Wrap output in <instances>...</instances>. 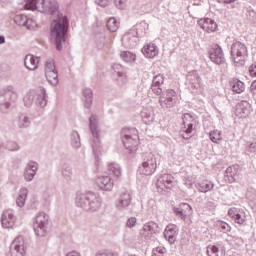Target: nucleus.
<instances>
[{"mask_svg": "<svg viewBox=\"0 0 256 256\" xmlns=\"http://www.w3.org/2000/svg\"><path fill=\"white\" fill-rule=\"evenodd\" d=\"M25 9L28 11H38L44 15H51L53 18L50 35L55 40L57 51L63 50V43L67 37L69 29V19L59 12V3L57 0H26Z\"/></svg>", "mask_w": 256, "mask_h": 256, "instance_id": "1", "label": "nucleus"}, {"mask_svg": "<svg viewBox=\"0 0 256 256\" xmlns=\"http://www.w3.org/2000/svg\"><path fill=\"white\" fill-rule=\"evenodd\" d=\"M75 205L87 213H97L101 210L103 200L99 194L91 191L77 192L75 198Z\"/></svg>", "mask_w": 256, "mask_h": 256, "instance_id": "2", "label": "nucleus"}, {"mask_svg": "<svg viewBox=\"0 0 256 256\" xmlns=\"http://www.w3.org/2000/svg\"><path fill=\"white\" fill-rule=\"evenodd\" d=\"M89 127L92 133V142L91 147L96 159H99V155H101V151H103V147L101 146V140L99 139V135L101 134V129L99 128V116L92 114L89 119Z\"/></svg>", "mask_w": 256, "mask_h": 256, "instance_id": "3", "label": "nucleus"}, {"mask_svg": "<svg viewBox=\"0 0 256 256\" xmlns=\"http://www.w3.org/2000/svg\"><path fill=\"white\" fill-rule=\"evenodd\" d=\"M18 99L15 87L8 85L0 89V112L7 113Z\"/></svg>", "mask_w": 256, "mask_h": 256, "instance_id": "4", "label": "nucleus"}, {"mask_svg": "<svg viewBox=\"0 0 256 256\" xmlns=\"http://www.w3.org/2000/svg\"><path fill=\"white\" fill-rule=\"evenodd\" d=\"M23 103L25 107H31L33 103L38 107H45L47 105V93L45 89L38 88L36 90H30L23 97Z\"/></svg>", "mask_w": 256, "mask_h": 256, "instance_id": "5", "label": "nucleus"}, {"mask_svg": "<svg viewBox=\"0 0 256 256\" xmlns=\"http://www.w3.org/2000/svg\"><path fill=\"white\" fill-rule=\"evenodd\" d=\"M141 175H153L157 171V157L153 152H145L141 156V164L138 168Z\"/></svg>", "mask_w": 256, "mask_h": 256, "instance_id": "6", "label": "nucleus"}, {"mask_svg": "<svg viewBox=\"0 0 256 256\" xmlns=\"http://www.w3.org/2000/svg\"><path fill=\"white\" fill-rule=\"evenodd\" d=\"M137 129H123L122 130V143L128 153H136L139 147V135Z\"/></svg>", "mask_w": 256, "mask_h": 256, "instance_id": "7", "label": "nucleus"}, {"mask_svg": "<svg viewBox=\"0 0 256 256\" xmlns=\"http://www.w3.org/2000/svg\"><path fill=\"white\" fill-rule=\"evenodd\" d=\"M35 235L40 239L49 235V216L45 212L36 214L33 222Z\"/></svg>", "mask_w": 256, "mask_h": 256, "instance_id": "8", "label": "nucleus"}, {"mask_svg": "<svg viewBox=\"0 0 256 256\" xmlns=\"http://www.w3.org/2000/svg\"><path fill=\"white\" fill-rule=\"evenodd\" d=\"M157 233H159V224L155 222H148L140 230V237L147 243H153L157 241V237H155Z\"/></svg>", "mask_w": 256, "mask_h": 256, "instance_id": "9", "label": "nucleus"}, {"mask_svg": "<svg viewBox=\"0 0 256 256\" xmlns=\"http://www.w3.org/2000/svg\"><path fill=\"white\" fill-rule=\"evenodd\" d=\"M231 57L237 65H243L247 57V46L240 41L234 42L231 46Z\"/></svg>", "mask_w": 256, "mask_h": 256, "instance_id": "10", "label": "nucleus"}, {"mask_svg": "<svg viewBox=\"0 0 256 256\" xmlns=\"http://www.w3.org/2000/svg\"><path fill=\"white\" fill-rule=\"evenodd\" d=\"M45 77L50 85H58L59 73L55 67V61L52 58L46 60L44 65Z\"/></svg>", "mask_w": 256, "mask_h": 256, "instance_id": "11", "label": "nucleus"}, {"mask_svg": "<svg viewBox=\"0 0 256 256\" xmlns=\"http://www.w3.org/2000/svg\"><path fill=\"white\" fill-rule=\"evenodd\" d=\"M183 127L180 131L181 137L183 139H191L193 135V130L195 129L193 126L195 125V117L189 113H186L182 117Z\"/></svg>", "mask_w": 256, "mask_h": 256, "instance_id": "12", "label": "nucleus"}, {"mask_svg": "<svg viewBox=\"0 0 256 256\" xmlns=\"http://www.w3.org/2000/svg\"><path fill=\"white\" fill-rule=\"evenodd\" d=\"M10 256H25V238L16 237L10 245Z\"/></svg>", "mask_w": 256, "mask_h": 256, "instance_id": "13", "label": "nucleus"}, {"mask_svg": "<svg viewBox=\"0 0 256 256\" xmlns=\"http://www.w3.org/2000/svg\"><path fill=\"white\" fill-rule=\"evenodd\" d=\"M173 181H175V178L171 174H162L159 176L156 183L158 193H164L167 189H171L173 187Z\"/></svg>", "mask_w": 256, "mask_h": 256, "instance_id": "14", "label": "nucleus"}, {"mask_svg": "<svg viewBox=\"0 0 256 256\" xmlns=\"http://www.w3.org/2000/svg\"><path fill=\"white\" fill-rule=\"evenodd\" d=\"M172 210L176 217H180L182 221H187V217L193 215V208L188 203H180L178 206H173Z\"/></svg>", "mask_w": 256, "mask_h": 256, "instance_id": "15", "label": "nucleus"}, {"mask_svg": "<svg viewBox=\"0 0 256 256\" xmlns=\"http://www.w3.org/2000/svg\"><path fill=\"white\" fill-rule=\"evenodd\" d=\"M17 222V217L12 209L4 210L1 215V223L3 229H13L15 223Z\"/></svg>", "mask_w": 256, "mask_h": 256, "instance_id": "16", "label": "nucleus"}, {"mask_svg": "<svg viewBox=\"0 0 256 256\" xmlns=\"http://www.w3.org/2000/svg\"><path fill=\"white\" fill-rule=\"evenodd\" d=\"M173 97H175V92L173 89H168L162 92L159 98V103L161 107H164L166 109H170V107H173V105H175Z\"/></svg>", "mask_w": 256, "mask_h": 256, "instance_id": "17", "label": "nucleus"}, {"mask_svg": "<svg viewBox=\"0 0 256 256\" xmlns=\"http://www.w3.org/2000/svg\"><path fill=\"white\" fill-rule=\"evenodd\" d=\"M37 171H39V164L34 161L28 162L23 172V177L25 181H27V183H31V181L35 179Z\"/></svg>", "mask_w": 256, "mask_h": 256, "instance_id": "18", "label": "nucleus"}, {"mask_svg": "<svg viewBox=\"0 0 256 256\" xmlns=\"http://www.w3.org/2000/svg\"><path fill=\"white\" fill-rule=\"evenodd\" d=\"M209 57L212 63H215L216 65H223V63H225V55L223 54V49H221V46L219 45H215L210 50Z\"/></svg>", "mask_w": 256, "mask_h": 256, "instance_id": "19", "label": "nucleus"}, {"mask_svg": "<svg viewBox=\"0 0 256 256\" xmlns=\"http://www.w3.org/2000/svg\"><path fill=\"white\" fill-rule=\"evenodd\" d=\"M198 25L203 31H206V33H215V31H217V22L211 18L199 19Z\"/></svg>", "mask_w": 256, "mask_h": 256, "instance_id": "20", "label": "nucleus"}, {"mask_svg": "<svg viewBox=\"0 0 256 256\" xmlns=\"http://www.w3.org/2000/svg\"><path fill=\"white\" fill-rule=\"evenodd\" d=\"M96 185L101 191H113L114 183L111 176H99Z\"/></svg>", "mask_w": 256, "mask_h": 256, "instance_id": "21", "label": "nucleus"}, {"mask_svg": "<svg viewBox=\"0 0 256 256\" xmlns=\"http://www.w3.org/2000/svg\"><path fill=\"white\" fill-rule=\"evenodd\" d=\"M164 237L168 243L173 245V243L177 241V226L175 224H169L166 226L164 230Z\"/></svg>", "mask_w": 256, "mask_h": 256, "instance_id": "22", "label": "nucleus"}, {"mask_svg": "<svg viewBox=\"0 0 256 256\" xmlns=\"http://www.w3.org/2000/svg\"><path fill=\"white\" fill-rule=\"evenodd\" d=\"M142 53L147 59H154L159 55V48L153 43H149L142 48Z\"/></svg>", "mask_w": 256, "mask_h": 256, "instance_id": "23", "label": "nucleus"}, {"mask_svg": "<svg viewBox=\"0 0 256 256\" xmlns=\"http://www.w3.org/2000/svg\"><path fill=\"white\" fill-rule=\"evenodd\" d=\"M39 61H41L40 57H35L31 54H28L25 56L24 65L26 69H29V71H35V69L39 67Z\"/></svg>", "mask_w": 256, "mask_h": 256, "instance_id": "24", "label": "nucleus"}, {"mask_svg": "<svg viewBox=\"0 0 256 256\" xmlns=\"http://www.w3.org/2000/svg\"><path fill=\"white\" fill-rule=\"evenodd\" d=\"M129 205H131V194L124 193L120 196L118 202L116 203V209H118V211H125Z\"/></svg>", "mask_w": 256, "mask_h": 256, "instance_id": "25", "label": "nucleus"}, {"mask_svg": "<svg viewBox=\"0 0 256 256\" xmlns=\"http://www.w3.org/2000/svg\"><path fill=\"white\" fill-rule=\"evenodd\" d=\"M112 69L115 73H117L118 78L117 81L120 85H125L127 83V74L123 72V66L121 64H113Z\"/></svg>", "mask_w": 256, "mask_h": 256, "instance_id": "26", "label": "nucleus"}, {"mask_svg": "<svg viewBox=\"0 0 256 256\" xmlns=\"http://www.w3.org/2000/svg\"><path fill=\"white\" fill-rule=\"evenodd\" d=\"M141 117L142 121H144L146 125H149V123H153V121H155V113L151 108H144L141 112Z\"/></svg>", "mask_w": 256, "mask_h": 256, "instance_id": "27", "label": "nucleus"}, {"mask_svg": "<svg viewBox=\"0 0 256 256\" xmlns=\"http://www.w3.org/2000/svg\"><path fill=\"white\" fill-rule=\"evenodd\" d=\"M229 217L235 221V223H238V225H243L245 223V218L242 217L241 213L239 212V209L237 208H230L228 211Z\"/></svg>", "mask_w": 256, "mask_h": 256, "instance_id": "28", "label": "nucleus"}, {"mask_svg": "<svg viewBox=\"0 0 256 256\" xmlns=\"http://www.w3.org/2000/svg\"><path fill=\"white\" fill-rule=\"evenodd\" d=\"M84 97V107L86 109H91V105H93V90L91 88H85L83 90Z\"/></svg>", "mask_w": 256, "mask_h": 256, "instance_id": "29", "label": "nucleus"}, {"mask_svg": "<svg viewBox=\"0 0 256 256\" xmlns=\"http://www.w3.org/2000/svg\"><path fill=\"white\" fill-rule=\"evenodd\" d=\"M251 109V105L247 101H242L237 106V113L240 117H247L249 115V111Z\"/></svg>", "mask_w": 256, "mask_h": 256, "instance_id": "30", "label": "nucleus"}, {"mask_svg": "<svg viewBox=\"0 0 256 256\" xmlns=\"http://www.w3.org/2000/svg\"><path fill=\"white\" fill-rule=\"evenodd\" d=\"M27 195H29V190L27 188H21L19 195L16 199V204L19 207H25V201H27Z\"/></svg>", "mask_w": 256, "mask_h": 256, "instance_id": "31", "label": "nucleus"}, {"mask_svg": "<svg viewBox=\"0 0 256 256\" xmlns=\"http://www.w3.org/2000/svg\"><path fill=\"white\" fill-rule=\"evenodd\" d=\"M230 87L232 88V91L234 93H243L245 91V84L238 79H234L233 81L230 82Z\"/></svg>", "mask_w": 256, "mask_h": 256, "instance_id": "32", "label": "nucleus"}, {"mask_svg": "<svg viewBox=\"0 0 256 256\" xmlns=\"http://www.w3.org/2000/svg\"><path fill=\"white\" fill-rule=\"evenodd\" d=\"M213 187H215V184L208 180H205L198 184V190L200 193H207L209 191H213Z\"/></svg>", "mask_w": 256, "mask_h": 256, "instance_id": "33", "label": "nucleus"}, {"mask_svg": "<svg viewBox=\"0 0 256 256\" xmlns=\"http://www.w3.org/2000/svg\"><path fill=\"white\" fill-rule=\"evenodd\" d=\"M137 29H131L128 33L124 34L122 36V42L127 45V43H130L133 41V39H137Z\"/></svg>", "mask_w": 256, "mask_h": 256, "instance_id": "34", "label": "nucleus"}, {"mask_svg": "<svg viewBox=\"0 0 256 256\" xmlns=\"http://www.w3.org/2000/svg\"><path fill=\"white\" fill-rule=\"evenodd\" d=\"M70 141L74 149H79V147H81V137L79 136V132L73 131L70 135Z\"/></svg>", "mask_w": 256, "mask_h": 256, "instance_id": "35", "label": "nucleus"}, {"mask_svg": "<svg viewBox=\"0 0 256 256\" xmlns=\"http://www.w3.org/2000/svg\"><path fill=\"white\" fill-rule=\"evenodd\" d=\"M17 125L20 129H27V127L31 125V120H29V117H27L25 114H21L18 117Z\"/></svg>", "mask_w": 256, "mask_h": 256, "instance_id": "36", "label": "nucleus"}, {"mask_svg": "<svg viewBox=\"0 0 256 256\" xmlns=\"http://www.w3.org/2000/svg\"><path fill=\"white\" fill-rule=\"evenodd\" d=\"M108 171L110 175H114V177H121V167L117 163H110L108 165Z\"/></svg>", "mask_w": 256, "mask_h": 256, "instance_id": "37", "label": "nucleus"}, {"mask_svg": "<svg viewBox=\"0 0 256 256\" xmlns=\"http://www.w3.org/2000/svg\"><path fill=\"white\" fill-rule=\"evenodd\" d=\"M106 26L108 31H111V33H115L119 29V22H117V19L115 18H110L107 21Z\"/></svg>", "mask_w": 256, "mask_h": 256, "instance_id": "38", "label": "nucleus"}, {"mask_svg": "<svg viewBox=\"0 0 256 256\" xmlns=\"http://www.w3.org/2000/svg\"><path fill=\"white\" fill-rule=\"evenodd\" d=\"M207 254L209 256H225V252H223V250H219V248L215 245L213 246H209L207 248Z\"/></svg>", "mask_w": 256, "mask_h": 256, "instance_id": "39", "label": "nucleus"}, {"mask_svg": "<svg viewBox=\"0 0 256 256\" xmlns=\"http://www.w3.org/2000/svg\"><path fill=\"white\" fill-rule=\"evenodd\" d=\"M209 137H210V140L212 141V143H221L222 141V137H221V131L219 130H213L209 133Z\"/></svg>", "mask_w": 256, "mask_h": 256, "instance_id": "40", "label": "nucleus"}, {"mask_svg": "<svg viewBox=\"0 0 256 256\" xmlns=\"http://www.w3.org/2000/svg\"><path fill=\"white\" fill-rule=\"evenodd\" d=\"M121 59H123V61L126 63H133V61L137 59V56L131 52H122Z\"/></svg>", "mask_w": 256, "mask_h": 256, "instance_id": "41", "label": "nucleus"}, {"mask_svg": "<svg viewBox=\"0 0 256 256\" xmlns=\"http://www.w3.org/2000/svg\"><path fill=\"white\" fill-rule=\"evenodd\" d=\"M14 22L20 27H25V23H27V16L24 14H18L14 17Z\"/></svg>", "mask_w": 256, "mask_h": 256, "instance_id": "42", "label": "nucleus"}, {"mask_svg": "<svg viewBox=\"0 0 256 256\" xmlns=\"http://www.w3.org/2000/svg\"><path fill=\"white\" fill-rule=\"evenodd\" d=\"M237 173H239V165H232L226 169V174L230 175L232 179H235Z\"/></svg>", "mask_w": 256, "mask_h": 256, "instance_id": "43", "label": "nucleus"}, {"mask_svg": "<svg viewBox=\"0 0 256 256\" xmlns=\"http://www.w3.org/2000/svg\"><path fill=\"white\" fill-rule=\"evenodd\" d=\"M71 175H73V170L71 169V166L69 165H64L62 167V177H64V179H71Z\"/></svg>", "mask_w": 256, "mask_h": 256, "instance_id": "44", "label": "nucleus"}, {"mask_svg": "<svg viewBox=\"0 0 256 256\" xmlns=\"http://www.w3.org/2000/svg\"><path fill=\"white\" fill-rule=\"evenodd\" d=\"M24 27L26 29H29L30 31H33V29H36L37 27V22L33 19L26 18V23L24 24Z\"/></svg>", "mask_w": 256, "mask_h": 256, "instance_id": "45", "label": "nucleus"}, {"mask_svg": "<svg viewBox=\"0 0 256 256\" xmlns=\"http://www.w3.org/2000/svg\"><path fill=\"white\" fill-rule=\"evenodd\" d=\"M5 148L8 151H19V144L13 141H9L5 144Z\"/></svg>", "mask_w": 256, "mask_h": 256, "instance_id": "46", "label": "nucleus"}, {"mask_svg": "<svg viewBox=\"0 0 256 256\" xmlns=\"http://www.w3.org/2000/svg\"><path fill=\"white\" fill-rule=\"evenodd\" d=\"M165 83V78L163 77L162 74H158L153 78L152 84L153 85H163Z\"/></svg>", "mask_w": 256, "mask_h": 256, "instance_id": "47", "label": "nucleus"}, {"mask_svg": "<svg viewBox=\"0 0 256 256\" xmlns=\"http://www.w3.org/2000/svg\"><path fill=\"white\" fill-rule=\"evenodd\" d=\"M116 253L111 250H100L96 253V256H115Z\"/></svg>", "mask_w": 256, "mask_h": 256, "instance_id": "48", "label": "nucleus"}, {"mask_svg": "<svg viewBox=\"0 0 256 256\" xmlns=\"http://www.w3.org/2000/svg\"><path fill=\"white\" fill-rule=\"evenodd\" d=\"M218 227H220L221 231H223L224 233L231 231V226L223 221L218 222Z\"/></svg>", "mask_w": 256, "mask_h": 256, "instance_id": "49", "label": "nucleus"}, {"mask_svg": "<svg viewBox=\"0 0 256 256\" xmlns=\"http://www.w3.org/2000/svg\"><path fill=\"white\" fill-rule=\"evenodd\" d=\"M165 253H167V249H165L163 246H158L153 249L154 255H165Z\"/></svg>", "mask_w": 256, "mask_h": 256, "instance_id": "50", "label": "nucleus"}, {"mask_svg": "<svg viewBox=\"0 0 256 256\" xmlns=\"http://www.w3.org/2000/svg\"><path fill=\"white\" fill-rule=\"evenodd\" d=\"M151 89H152V91L155 95H162L163 94V89L161 88L160 85L152 84Z\"/></svg>", "mask_w": 256, "mask_h": 256, "instance_id": "51", "label": "nucleus"}, {"mask_svg": "<svg viewBox=\"0 0 256 256\" xmlns=\"http://www.w3.org/2000/svg\"><path fill=\"white\" fill-rule=\"evenodd\" d=\"M118 9H125L127 7V0H114Z\"/></svg>", "mask_w": 256, "mask_h": 256, "instance_id": "52", "label": "nucleus"}, {"mask_svg": "<svg viewBox=\"0 0 256 256\" xmlns=\"http://www.w3.org/2000/svg\"><path fill=\"white\" fill-rule=\"evenodd\" d=\"M135 225H137V218L135 217L129 218L126 222V226L130 229H132V227H135Z\"/></svg>", "mask_w": 256, "mask_h": 256, "instance_id": "53", "label": "nucleus"}, {"mask_svg": "<svg viewBox=\"0 0 256 256\" xmlns=\"http://www.w3.org/2000/svg\"><path fill=\"white\" fill-rule=\"evenodd\" d=\"M96 3L100 5V7H107L109 5V0H96Z\"/></svg>", "mask_w": 256, "mask_h": 256, "instance_id": "54", "label": "nucleus"}, {"mask_svg": "<svg viewBox=\"0 0 256 256\" xmlns=\"http://www.w3.org/2000/svg\"><path fill=\"white\" fill-rule=\"evenodd\" d=\"M251 77H256V64H252L249 69Z\"/></svg>", "mask_w": 256, "mask_h": 256, "instance_id": "55", "label": "nucleus"}, {"mask_svg": "<svg viewBox=\"0 0 256 256\" xmlns=\"http://www.w3.org/2000/svg\"><path fill=\"white\" fill-rule=\"evenodd\" d=\"M251 93L256 94V80L250 86Z\"/></svg>", "mask_w": 256, "mask_h": 256, "instance_id": "56", "label": "nucleus"}, {"mask_svg": "<svg viewBox=\"0 0 256 256\" xmlns=\"http://www.w3.org/2000/svg\"><path fill=\"white\" fill-rule=\"evenodd\" d=\"M249 151H250V153H255L256 152V143H251L249 145Z\"/></svg>", "mask_w": 256, "mask_h": 256, "instance_id": "57", "label": "nucleus"}, {"mask_svg": "<svg viewBox=\"0 0 256 256\" xmlns=\"http://www.w3.org/2000/svg\"><path fill=\"white\" fill-rule=\"evenodd\" d=\"M66 256H81V253L77 251H70L66 254Z\"/></svg>", "mask_w": 256, "mask_h": 256, "instance_id": "58", "label": "nucleus"}, {"mask_svg": "<svg viewBox=\"0 0 256 256\" xmlns=\"http://www.w3.org/2000/svg\"><path fill=\"white\" fill-rule=\"evenodd\" d=\"M5 44V36H0V45Z\"/></svg>", "mask_w": 256, "mask_h": 256, "instance_id": "59", "label": "nucleus"}, {"mask_svg": "<svg viewBox=\"0 0 256 256\" xmlns=\"http://www.w3.org/2000/svg\"><path fill=\"white\" fill-rule=\"evenodd\" d=\"M237 0H224V3H235Z\"/></svg>", "mask_w": 256, "mask_h": 256, "instance_id": "60", "label": "nucleus"}]
</instances>
